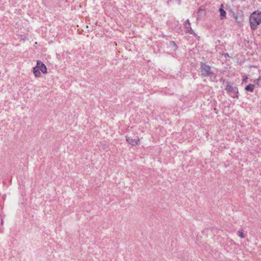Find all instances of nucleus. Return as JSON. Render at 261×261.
I'll use <instances>...</instances> for the list:
<instances>
[{"instance_id":"nucleus-1","label":"nucleus","mask_w":261,"mask_h":261,"mask_svg":"<svg viewBox=\"0 0 261 261\" xmlns=\"http://www.w3.org/2000/svg\"><path fill=\"white\" fill-rule=\"evenodd\" d=\"M250 28L252 30H255L261 23V11L258 10L252 12L249 17Z\"/></svg>"},{"instance_id":"nucleus-2","label":"nucleus","mask_w":261,"mask_h":261,"mask_svg":"<svg viewBox=\"0 0 261 261\" xmlns=\"http://www.w3.org/2000/svg\"><path fill=\"white\" fill-rule=\"evenodd\" d=\"M200 70L202 77L212 76L214 74L211 70V67L204 62H201Z\"/></svg>"},{"instance_id":"nucleus-3","label":"nucleus","mask_w":261,"mask_h":261,"mask_svg":"<svg viewBox=\"0 0 261 261\" xmlns=\"http://www.w3.org/2000/svg\"><path fill=\"white\" fill-rule=\"evenodd\" d=\"M226 83V86L225 88V90L228 93L233 92L234 94V95L232 96V98L238 99L239 98V91L238 88H233L232 85H230V83L229 82L227 81Z\"/></svg>"},{"instance_id":"nucleus-4","label":"nucleus","mask_w":261,"mask_h":261,"mask_svg":"<svg viewBox=\"0 0 261 261\" xmlns=\"http://www.w3.org/2000/svg\"><path fill=\"white\" fill-rule=\"evenodd\" d=\"M43 73H47V68L45 64L43 63L40 60H38L37 65L36 66Z\"/></svg>"},{"instance_id":"nucleus-5","label":"nucleus","mask_w":261,"mask_h":261,"mask_svg":"<svg viewBox=\"0 0 261 261\" xmlns=\"http://www.w3.org/2000/svg\"><path fill=\"white\" fill-rule=\"evenodd\" d=\"M126 140L127 142L131 145L135 146L138 144L140 139L138 137H136V138H132L130 137H126Z\"/></svg>"},{"instance_id":"nucleus-6","label":"nucleus","mask_w":261,"mask_h":261,"mask_svg":"<svg viewBox=\"0 0 261 261\" xmlns=\"http://www.w3.org/2000/svg\"><path fill=\"white\" fill-rule=\"evenodd\" d=\"M220 13V19L224 20L226 18V13L223 9V5L222 4L219 9Z\"/></svg>"},{"instance_id":"nucleus-7","label":"nucleus","mask_w":261,"mask_h":261,"mask_svg":"<svg viewBox=\"0 0 261 261\" xmlns=\"http://www.w3.org/2000/svg\"><path fill=\"white\" fill-rule=\"evenodd\" d=\"M184 27L186 29L185 32L187 33H189V34L193 35L194 36H196V34L195 33V32L192 29L191 25H188L187 26H184Z\"/></svg>"},{"instance_id":"nucleus-8","label":"nucleus","mask_w":261,"mask_h":261,"mask_svg":"<svg viewBox=\"0 0 261 261\" xmlns=\"http://www.w3.org/2000/svg\"><path fill=\"white\" fill-rule=\"evenodd\" d=\"M40 71V70L37 68L36 66L33 68V73L35 77H39L41 76V73Z\"/></svg>"},{"instance_id":"nucleus-9","label":"nucleus","mask_w":261,"mask_h":261,"mask_svg":"<svg viewBox=\"0 0 261 261\" xmlns=\"http://www.w3.org/2000/svg\"><path fill=\"white\" fill-rule=\"evenodd\" d=\"M232 16H233V18H234L235 21L237 22V23H240L242 22V19L239 18L238 17V15L237 13H236L235 12H233Z\"/></svg>"},{"instance_id":"nucleus-10","label":"nucleus","mask_w":261,"mask_h":261,"mask_svg":"<svg viewBox=\"0 0 261 261\" xmlns=\"http://www.w3.org/2000/svg\"><path fill=\"white\" fill-rule=\"evenodd\" d=\"M254 86H255V85L249 84L248 85H247V86L245 87V89L247 91L253 92V90H254Z\"/></svg>"},{"instance_id":"nucleus-11","label":"nucleus","mask_w":261,"mask_h":261,"mask_svg":"<svg viewBox=\"0 0 261 261\" xmlns=\"http://www.w3.org/2000/svg\"><path fill=\"white\" fill-rule=\"evenodd\" d=\"M254 82L255 83V85L261 87V75H260L257 79H255Z\"/></svg>"},{"instance_id":"nucleus-12","label":"nucleus","mask_w":261,"mask_h":261,"mask_svg":"<svg viewBox=\"0 0 261 261\" xmlns=\"http://www.w3.org/2000/svg\"><path fill=\"white\" fill-rule=\"evenodd\" d=\"M238 234L241 238H245V235L243 233V229H240L238 232Z\"/></svg>"},{"instance_id":"nucleus-13","label":"nucleus","mask_w":261,"mask_h":261,"mask_svg":"<svg viewBox=\"0 0 261 261\" xmlns=\"http://www.w3.org/2000/svg\"><path fill=\"white\" fill-rule=\"evenodd\" d=\"M190 24H191V23L190 22V20H189V19H188L187 20H186V21L184 24V26H187L188 25H190Z\"/></svg>"},{"instance_id":"nucleus-14","label":"nucleus","mask_w":261,"mask_h":261,"mask_svg":"<svg viewBox=\"0 0 261 261\" xmlns=\"http://www.w3.org/2000/svg\"><path fill=\"white\" fill-rule=\"evenodd\" d=\"M172 43L174 44V45L176 46V44H175L174 41H172Z\"/></svg>"},{"instance_id":"nucleus-15","label":"nucleus","mask_w":261,"mask_h":261,"mask_svg":"<svg viewBox=\"0 0 261 261\" xmlns=\"http://www.w3.org/2000/svg\"><path fill=\"white\" fill-rule=\"evenodd\" d=\"M1 224L2 225L3 224V220H1Z\"/></svg>"}]
</instances>
